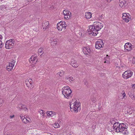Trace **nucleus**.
<instances>
[{
	"label": "nucleus",
	"instance_id": "1",
	"mask_svg": "<svg viewBox=\"0 0 135 135\" xmlns=\"http://www.w3.org/2000/svg\"><path fill=\"white\" fill-rule=\"evenodd\" d=\"M114 128V130L117 132H120L124 134H127L128 133L126 125L124 124L119 123Z\"/></svg>",
	"mask_w": 135,
	"mask_h": 135
},
{
	"label": "nucleus",
	"instance_id": "2",
	"mask_svg": "<svg viewBox=\"0 0 135 135\" xmlns=\"http://www.w3.org/2000/svg\"><path fill=\"white\" fill-rule=\"evenodd\" d=\"M62 93L65 98L69 99L71 97L72 91L68 86H65L62 89Z\"/></svg>",
	"mask_w": 135,
	"mask_h": 135
},
{
	"label": "nucleus",
	"instance_id": "3",
	"mask_svg": "<svg viewBox=\"0 0 135 135\" xmlns=\"http://www.w3.org/2000/svg\"><path fill=\"white\" fill-rule=\"evenodd\" d=\"M70 110L71 112H77L80 109V103L78 102H75L73 104L70 103Z\"/></svg>",
	"mask_w": 135,
	"mask_h": 135
},
{
	"label": "nucleus",
	"instance_id": "4",
	"mask_svg": "<svg viewBox=\"0 0 135 135\" xmlns=\"http://www.w3.org/2000/svg\"><path fill=\"white\" fill-rule=\"evenodd\" d=\"M15 43V41L13 39H11L7 40L5 43V48L7 49L13 48Z\"/></svg>",
	"mask_w": 135,
	"mask_h": 135
},
{
	"label": "nucleus",
	"instance_id": "5",
	"mask_svg": "<svg viewBox=\"0 0 135 135\" xmlns=\"http://www.w3.org/2000/svg\"><path fill=\"white\" fill-rule=\"evenodd\" d=\"M88 31L89 34H92L94 36H96L98 34V31L94 25L89 26V28L88 30Z\"/></svg>",
	"mask_w": 135,
	"mask_h": 135
},
{
	"label": "nucleus",
	"instance_id": "6",
	"mask_svg": "<svg viewBox=\"0 0 135 135\" xmlns=\"http://www.w3.org/2000/svg\"><path fill=\"white\" fill-rule=\"evenodd\" d=\"M57 28L59 31H61L62 29H66L67 24L66 22L64 21H61L57 24Z\"/></svg>",
	"mask_w": 135,
	"mask_h": 135
},
{
	"label": "nucleus",
	"instance_id": "7",
	"mask_svg": "<svg viewBox=\"0 0 135 135\" xmlns=\"http://www.w3.org/2000/svg\"><path fill=\"white\" fill-rule=\"evenodd\" d=\"M117 120L115 118H112L111 119L110 121V123L112 125V128L111 129H109L108 131L110 132L113 131L114 129V128H116V126H117L118 124V122H117Z\"/></svg>",
	"mask_w": 135,
	"mask_h": 135
},
{
	"label": "nucleus",
	"instance_id": "8",
	"mask_svg": "<svg viewBox=\"0 0 135 135\" xmlns=\"http://www.w3.org/2000/svg\"><path fill=\"white\" fill-rule=\"evenodd\" d=\"M29 61L31 65V66L32 67L35 66V65L36 63L37 59L36 55H32L29 60Z\"/></svg>",
	"mask_w": 135,
	"mask_h": 135
},
{
	"label": "nucleus",
	"instance_id": "9",
	"mask_svg": "<svg viewBox=\"0 0 135 135\" xmlns=\"http://www.w3.org/2000/svg\"><path fill=\"white\" fill-rule=\"evenodd\" d=\"M131 16L128 13H123L122 18L123 20L127 23L128 22L131 20Z\"/></svg>",
	"mask_w": 135,
	"mask_h": 135
},
{
	"label": "nucleus",
	"instance_id": "10",
	"mask_svg": "<svg viewBox=\"0 0 135 135\" xmlns=\"http://www.w3.org/2000/svg\"><path fill=\"white\" fill-rule=\"evenodd\" d=\"M104 43L102 40H98L95 42V48L96 49H100L104 46Z\"/></svg>",
	"mask_w": 135,
	"mask_h": 135
},
{
	"label": "nucleus",
	"instance_id": "11",
	"mask_svg": "<svg viewBox=\"0 0 135 135\" xmlns=\"http://www.w3.org/2000/svg\"><path fill=\"white\" fill-rule=\"evenodd\" d=\"M133 74L132 71L127 70L125 71L123 74L122 77L124 79H127L131 77Z\"/></svg>",
	"mask_w": 135,
	"mask_h": 135
},
{
	"label": "nucleus",
	"instance_id": "12",
	"mask_svg": "<svg viewBox=\"0 0 135 135\" xmlns=\"http://www.w3.org/2000/svg\"><path fill=\"white\" fill-rule=\"evenodd\" d=\"M25 83L26 85L30 89L33 88L34 86L33 84V81L30 78H28L26 80Z\"/></svg>",
	"mask_w": 135,
	"mask_h": 135
},
{
	"label": "nucleus",
	"instance_id": "13",
	"mask_svg": "<svg viewBox=\"0 0 135 135\" xmlns=\"http://www.w3.org/2000/svg\"><path fill=\"white\" fill-rule=\"evenodd\" d=\"M63 14L64 15V18L65 19L68 20L70 19L71 17V13L70 11L66 9L64 10Z\"/></svg>",
	"mask_w": 135,
	"mask_h": 135
},
{
	"label": "nucleus",
	"instance_id": "14",
	"mask_svg": "<svg viewBox=\"0 0 135 135\" xmlns=\"http://www.w3.org/2000/svg\"><path fill=\"white\" fill-rule=\"evenodd\" d=\"M93 23L94 25L98 31H99L103 27V24L99 22H94Z\"/></svg>",
	"mask_w": 135,
	"mask_h": 135
},
{
	"label": "nucleus",
	"instance_id": "15",
	"mask_svg": "<svg viewBox=\"0 0 135 135\" xmlns=\"http://www.w3.org/2000/svg\"><path fill=\"white\" fill-rule=\"evenodd\" d=\"M124 50L126 51H129L132 50L133 46L129 42L126 43L124 46Z\"/></svg>",
	"mask_w": 135,
	"mask_h": 135
},
{
	"label": "nucleus",
	"instance_id": "16",
	"mask_svg": "<svg viewBox=\"0 0 135 135\" xmlns=\"http://www.w3.org/2000/svg\"><path fill=\"white\" fill-rule=\"evenodd\" d=\"M20 118L22 122L25 123H29L30 121H31V120L29 118H25L24 116V115L22 114H21L20 115Z\"/></svg>",
	"mask_w": 135,
	"mask_h": 135
},
{
	"label": "nucleus",
	"instance_id": "17",
	"mask_svg": "<svg viewBox=\"0 0 135 135\" xmlns=\"http://www.w3.org/2000/svg\"><path fill=\"white\" fill-rule=\"evenodd\" d=\"M15 62L14 61L9 63L7 65L6 69L8 71L11 70L14 66Z\"/></svg>",
	"mask_w": 135,
	"mask_h": 135
},
{
	"label": "nucleus",
	"instance_id": "18",
	"mask_svg": "<svg viewBox=\"0 0 135 135\" xmlns=\"http://www.w3.org/2000/svg\"><path fill=\"white\" fill-rule=\"evenodd\" d=\"M50 43L52 46H55L57 43V39L55 37H51L50 38Z\"/></svg>",
	"mask_w": 135,
	"mask_h": 135
},
{
	"label": "nucleus",
	"instance_id": "19",
	"mask_svg": "<svg viewBox=\"0 0 135 135\" xmlns=\"http://www.w3.org/2000/svg\"><path fill=\"white\" fill-rule=\"evenodd\" d=\"M83 52L85 54L89 55L91 53V50L89 46L83 47Z\"/></svg>",
	"mask_w": 135,
	"mask_h": 135
},
{
	"label": "nucleus",
	"instance_id": "20",
	"mask_svg": "<svg viewBox=\"0 0 135 135\" xmlns=\"http://www.w3.org/2000/svg\"><path fill=\"white\" fill-rule=\"evenodd\" d=\"M70 64L73 67L76 68L79 66V64L76 61L73 59L70 62Z\"/></svg>",
	"mask_w": 135,
	"mask_h": 135
},
{
	"label": "nucleus",
	"instance_id": "21",
	"mask_svg": "<svg viewBox=\"0 0 135 135\" xmlns=\"http://www.w3.org/2000/svg\"><path fill=\"white\" fill-rule=\"evenodd\" d=\"M43 29L45 30L46 28L49 27L50 26L49 22L48 21H45L42 24Z\"/></svg>",
	"mask_w": 135,
	"mask_h": 135
},
{
	"label": "nucleus",
	"instance_id": "22",
	"mask_svg": "<svg viewBox=\"0 0 135 135\" xmlns=\"http://www.w3.org/2000/svg\"><path fill=\"white\" fill-rule=\"evenodd\" d=\"M65 79L66 81H69L70 83H72L74 80V78L71 76H66L65 78Z\"/></svg>",
	"mask_w": 135,
	"mask_h": 135
},
{
	"label": "nucleus",
	"instance_id": "23",
	"mask_svg": "<svg viewBox=\"0 0 135 135\" xmlns=\"http://www.w3.org/2000/svg\"><path fill=\"white\" fill-rule=\"evenodd\" d=\"M46 113L47 116L49 117H52L56 114L55 112L52 111H47Z\"/></svg>",
	"mask_w": 135,
	"mask_h": 135
},
{
	"label": "nucleus",
	"instance_id": "24",
	"mask_svg": "<svg viewBox=\"0 0 135 135\" xmlns=\"http://www.w3.org/2000/svg\"><path fill=\"white\" fill-rule=\"evenodd\" d=\"M126 1L124 0H120L119 2V5L120 7H123L125 6Z\"/></svg>",
	"mask_w": 135,
	"mask_h": 135
},
{
	"label": "nucleus",
	"instance_id": "25",
	"mask_svg": "<svg viewBox=\"0 0 135 135\" xmlns=\"http://www.w3.org/2000/svg\"><path fill=\"white\" fill-rule=\"evenodd\" d=\"M91 14L89 12H86L85 14V17L87 19H90L91 17Z\"/></svg>",
	"mask_w": 135,
	"mask_h": 135
},
{
	"label": "nucleus",
	"instance_id": "26",
	"mask_svg": "<svg viewBox=\"0 0 135 135\" xmlns=\"http://www.w3.org/2000/svg\"><path fill=\"white\" fill-rule=\"evenodd\" d=\"M128 94L129 97L132 99H134L135 98V95H134V93L133 91H129Z\"/></svg>",
	"mask_w": 135,
	"mask_h": 135
},
{
	"label": "nucleus",
	"instance_id": "27",
	"mask_svg": "<svg viewBox=\"0 0 135 135\" xmlns=\"http://www.w3.org/2000/svg\"><path fill=\"white\" fill-rule=\"evenodd\" d=\"M104 59L105 60L104 62L105 63H109L110 58L109 56L108 55H106V57Z\"/></svg>",
	"mask_w": 135,
	"mask_h": 135
},
{
	"label": "nucleus",
	"instance_id": "28",
	"mask_svg": "<svg viewBox=\"0 0 135 135\" xmlns=\"http://www.w3.org/2000/svg\"><path fill=\"white\" fill-rule=\"evenodd\" d=\"M90 101H91L93 103H95L97 101L96 98L94 97H92L90 99Z\"/></svg>",
	"mask_w": 135,
	"mask_h": 135
},
{
	"label": "nucleus",
	"instance_id": "29",
	"mask_svg": "<svg viewBox=\"0 0 135 135\" xmlns=\"http://www.w3.org/2000/svg\"><path fill=\"white\" fill-rule=\"evenodd\" d=\"M53 126L55 128H57L60 127V126L58 123H55L53 124Z\"/></svg>",
	"mask_w": 135,
	"mask_h": 135
},
{
	"label": "nucleus",
	"instance_id": "30",
	"mask_svg": "<svg viewBox=\"0 0 135 135\" xmlns=\"http://www.w3.org/2000/svg\"><path fill=\"white\" fill-rule=\"evenodd\" d=\"M39 112L40 114L41 117H43L45 114V113L42 110H41L39 111Z\"/></svg>",
	"mask_w": 135,
	"mask_h": 135
},
{
	"label": "nucleus",
	"instance_id": "31",
	"mask_svg": "<svg viewBox=\"0 0 135 135\" xmlns=\"http://www.w3.org/2000/svg\"><path fill=\"white\" fill-rule=\"evenodd\" d=\"M64 72L63 70H61L60 72L57 73V74L60 76H62L64 75Z\"/></svg>",
	"mask_w": 135,
	"mask_h": 135
},
{
	"label": "nucleus",
	"instance_id": "32",
	"mask_svg": "<svg viewBox=\"0 0 135 135\" xmlns=\"http://www.w3.org/2000/svg\"><path fill=\"white\" fill-rule=\"evenodd\" d=\"M38 53H40L42 54L43 53L42 48H40L38 50Z\"/></svg>",
	"mask_w": 135,
	"mask_h": 135
},
{
	"label": "nucleus",
	"instance_id": "33",
	"mask_svg": "<svg viewBox=\"0 0 135 135\" xmlns=\"http://www.w3.org/2000/svg\"><path fill=\"white\" fill-rule=\"evenodd\" d=\"M132 110V109L130 108H127V113H128L129 114H132V112H131V110Z\"/></svg>",
	"mask_w": 135,
	"mask_h": 135
},
{
	"label": "nucleus",
	"instance_id": "34",
	"mask_svg": "<svg viewBox=\"0 0 135 135\" xmlns=\"http://www.w3.org/2000/svg\"><path fill=\"white\" fill-rule=\"evenodd\" d=\"M122 94L123 95V98H124L126 97V94L124 90H123L122 92Z\"/></svg>",
	"mask_w": 135,
	"mask_h": 135
},
{
	"label": "nucleus",
	"instance_id": "35",
	"mask_svg": "<svg viewBox=\"0 0 135 135\" xmlns=\"http://www.w3.org/2000/svg\"><path fill=\"white\" fill-rule=\"evenodd\" d=\"M23 105H22V104H19L18 105L17 108L20 109H22V107Z\"/></svg>",
	"mask_w": 135,
	"mask_h": 135
},
{
	"label": "nucleus",
	"instance_id": "36",
	"mask_svg": "<svg viewBox=\"0 0 135 135\" xmlns=\"http://www.w3.org/2000/svg\"><path fill=\"white\" fill-rule=\"evenodd\" d=\"M6 8L5 6L4 5H1V6L0 9L1 10L4 9Z\"/></svg>",
	"mask_w": 135,
	"mask_h": 135
},
{
	"label": "nucleus",
	"instance_id": "37",
	"mask_svg": "<svg viewBox=\"0 0 135 135\" xmlns=\"http://www.w3.org/2000/svg\"><path fill=\"white\" fill-rule=\"evenodd\" d=\"M22 109H23L25 110H26L27 109V108H26V107L25 106L23 105L22 107Z\"/></svg>",
	"mask_w": 135,
	"mask_h": 135
},
{
	"label": "nucleus",
	"instance_id": "38",
	"mask_svg": "<svg viewBox=\"0 0 135 135\" xmlns=\"http://www.w3.org/2000/svg\"><path fill=\"white\" fill-rule=\"evenodd\" d=\"M3 46L2 42L1 41H0V48H1Z\"/></svg>",
	"mask_w": 135,
	"mask_h": 135
},
{
	"label": "nucleus",
	"instance_id": "39",
	"mask_svg": "<svg viewBox=\"0 0 135 135\" xmlns=\"http://www.w3.org/2000/svg\"><path fill=\"white\" fill-rule=\"evenodd\" d=\"M132 62L133 64L135 63V58L134 57H133L132 59Z\"/></svg>",
	"mask_w": 135,
	"mask_h": 135
},
{
	"label": "nucleus",
	"instance_id": "40",
	"mask_svg": "<svg viewBox=\"0 0 135 135\" xmlns=\"http://www.w3.org/2000/svg\"><path fill=\"white\" fill-rule=\"evenodd\" d=\"M96 126V125L95 124L94 125V124L93 126L92 127V128L93 129H94L95 128Z\"/></svg>",
	"mask_w": 135,
	"mask_h": 135
},
{
	"label": "nucleus",
	"instance_id": "41",
	"mask_svg": "<svg viewBox=\"0 0 135 135\" xmlns=\"http://www.w3.org/2000/svg\"><path fill=\"white\" fill-rule=\"evenodd\" d=\"M3 102V100L2 99H0V104L1 105Z\"/></svg>",
	"mask_w": 135,
	"mask_h": 135
},
{
	"label": "nucleus",
	"instance_id": "42",
	"mask_svg": "<svg viewBox=\"0 0 135 135\" xmlns=\"http://www.w3.org/2000/svg\"><path fill=\"white\" fill-rule=\"evenodd\" d=\"M2 39V36L0 35V41H1Z\"/></svg>",
	"mask_w": 135,
	"mask_h": 135
},
{
	"label": "nucleus",
	"instance_id": "43",
	"mask_svg": "<svg viewBox=\"0 0 135 135\" xmlns=\"http://www.w3.org/2000/svg\"><path fill=\"white\" fill-rule=\"evenodd\" d=\"M10 117L11 118H12L14 117V115H10Z\"/></svg>",
	"mask_w": 135,
	"mask_h": 135
},
{
	"label": "nucleus",
	"instance_id": "44",
	"mask_svg": "<svg viewBox=\"0 0 135 135\" xmlns=\"http://www.w3.org/2000/svg\"><path fill=\"white\" fill-rule=\"evenodd\" d=\"M132 87L133 88L135 89V84L133 85Z\"/></svg>",
	"mask_w": 135,
	"mask_h": 135
},
{
	"label": "nucleus",
	"instance_id": "45",
	"mask_svg": "<svg viewBox=\"0 0 135 135\" xmlns=\"http://www.w3.org/2000/svg\"><path fill=\"white\" fill-rule=\"evenodd\" d=\"M108 2H110L113 0H106Z\"/></svg>",
	"mask_w": 135,
	"mask_h": 135
},
{
	"label": "nucleus",
	"instance_id": "46",
	"mask_svg": "<svg viewBox=\"0 0 135 135\" xmlns=\"http://www.w3.org/2000/svg\"><path fill=\"white\" fill-rule=\"evenodd\" d=\"M112 128V127L111 128V129H111V128ZM108 128H109V129H110V128H110V127H108Z\"/></svg>",
	"mask_w": 135,
	"mask_h": 135
}]
</instances>
